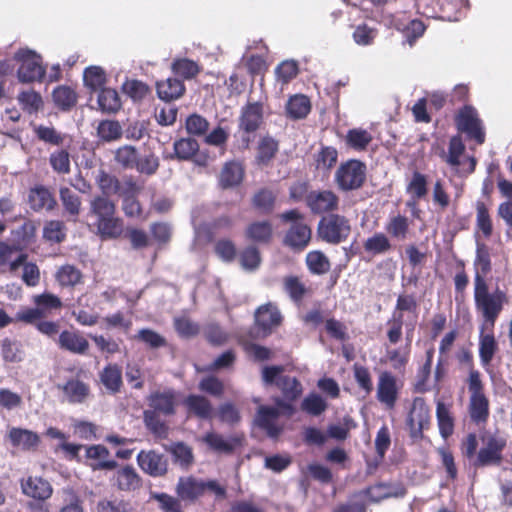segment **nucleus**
<instances>
[{
	"label": "nucleus",
	"instance_id": "nucleus-12",
	"mask_svg": "<svg viewBox=\"0 0 512 512\" xmlns=\"http://www.w3.org/2000/svg\"><path fill=\"white\" fill-rule=\"evenodd\" d=\"M21 492L32 499L45 501L53 494L50 482L39 476H28L20 480Z\"/></svg>",
	"mask_w": 512,
	"mask_h": 512
},
{
	"label": "nucleus",
	"instance_id": "nucleus-8",
	"mask_svg": "<svg viewBox=\"0 0 512 512\" xmlns=\"http://www.w3.org/2000/svg\"><path fill=\"white\" fill-rule=\"evenodd\" d=\"M468 0H426L422 14L428 18L458 21Z\"/></svg>",
	"mask_w": 512,
	"mask_h": 512
},
{
	"label": "nucleus",
	"instance_id": "nucleus-48",
	"mask_svg": "<svg viewBox=\"0 0 512 512\" xmlns=\"http://www.w3.org/2000/svg\"><path fill=\"white\" fill-rule=\"evenodd\" d=\"M350 234V226H318L319 237L331 244H338Z\"/></svg>",
	"mask_w": 512,
	"mask_h": 512
},
{
	"label": "nucleus",
	"instance_id": "nucleus-59",
	"mask_svg": "<svg viewBox=\"0 0 512 512\" xmlns=\"http://www.w3.org/2000/svg\"><path fill=\"white\" fill-rule=\"evenodd\" d=\"M81 272L72 265H64L56 273V279L61 286H75L81 281Z\"/></svg>",
	"mask_w": 512,
	"mask_h": 512
},
{
	"label": "nucleus",
	"instance_id": "nucleus-56",
	"mask_svg": "<svg viewBox=\"0 0 512 512\" xmlns=\"http://www.w3.org/2000/svg\"><path fill=\"white\" fill-rule=\"evenodd\" d=\"M49 163L58 174L70 173V154L66 149H60L52 152L49 156Z\"/></svg>",
	"mask_w": 512,
	"mask_h": 512
},
{
	"label": "nucleus",
	"instance_id": "nucleus-64",
	"mask_svg": "<svg viewBox=\"0 0 512 512\" xmlns=\"http://www.w3.org/2000/svg\"><path fill=\"white\" fill-rule=\"evenodd\" d=\"M130 504L124 500L102 499L97 503V512H131Z\"/></svg>",
	"mask_w": 512,
	"mask_h": 512
},
{
	"label": "nucleus",
	"instance_id": "nucleus-53",
	"mask_svg": "<svg viewBox=\"0 0 512 512\" xmlns=\"http://www.w3.org/2000/svg\"><path fill=\"white\" fill-rule=\"evenodd\" d=\"M338 152L332 146H324L315 156L316 169L330 171L337 163Z\"/></svg>",
	"mask_w": 512,
	"mask_h": 512
},
{
	"label": "nucleus",
	"instance_id": "nucleus-62",
	"mask_svg": "<svg viewBox=\"0 0 512 512\" xmlns=\"http://www.w3.org/2000/svg\"><path fill=\"white\" fill-rule=\"evenodd\" d=\"M299 69L296 61L285 60L281 62L275 69L278 81L283 84L289 83L298 75Z\"/></svg>",
	"mask_w": 512,
	"mask_h": 512
},
{
	"label": "nucleus",
	"instance_id": "nucleus-51",
	"mask_svg": "<svg viewBox=\"0 0 512 512\" xmlns=\"http://www.w3.org/2000/svg\"><path fill=\"white\" fill-rule=\"evenodd\" d=\"M155 411L145 410L143 413L144 423L148 430L157 438H166L168 435V426L159 417Z\"/></svg>",
	"mask_w": 512,
	"mask_h": 512
},
{
	"label": "nucleus",
	"instance_id": "nucleus-24",
	"mask_svg": "<svg viewBox=\"0 0 512 512\" xmlns=\"http://www.w3.org/2000/svg\"><path fill=\"white\" fill-rule=\"evenodd\" d=\"M58 345L61 349L74 354H85L89 348V342L79 333L64 330L58 338Z\"/></svg>",
	"mask_w": 512,
	"mask_h": 512
},
{
	"label": "nucleus",
	"instance_id": "nucleus-11",
	"mask_svg": "<svg viewBox=\"0 0 512 512\" xmlns=\"http://www.w3.org/2000/svg\"><path fill=\"white\" fill-rule=\"evenodd\" d=\"M139 467L152 477H160L167 473V458L155 450H141L137 455Z\"/></svg>",
	"mask_w": 512,
	"mask_h": 512
},
{
	"label": "nucleus",
	"instance_id": "nucleus-10",
	"mask_svg": "<svg viewBox=\"0 0 512 512\" xmlns=\"http://www.w3.org/2000/svg\"><path fill=\"white\" fill-rule=\"evenodd\" d=\"M465 149L466 147L461 136L459 134L454 135L449 140L448 152L442 151L440 156L450 167L455 168L463 165V170L467 174H471L475 171L477 160L474 156H468L461 162L460 158L464 155Z\"/></svg>",
	"mask_w": 512,
	"mask_h": 512
},
{
	"label": "nucleus",
	"instance_id": "nucleus-61",
	"mask_svg": "<svg viewBox=\"0 0 512 512\" xmlns=\"http://www.w3.org/2000/svg\"><path fill=\"white\" fill-rule=\"evenodd\" d=\"M35 133L39 140L54 146H60L64 142V135L54 127L39 125L35 128Z\"/></svg>",
	"mask_w": 512,
	"mask_h": 512
},
{
	"label": "nucleus",
	"instance_id": "nucleus-6",
	"mask_svg": "<svg viewBox=\"0 0 512 512\" xmlns=\"http://www.w3.org/2000/svg\"><path fill=\"white\" fill-rule=\"evenodd\" d=\"M366 165L357 159H351L338 167L335 173V183L342 191H352L361 188L366 180Z\"/></svg>",
	"mask_w": 512,
	"mask_h": 512
},
{
	"label": "nucleus",
	"instance_id": "nucleus-32",
	"mask_svg": "<svg viewBox=\"0 0 512 512\" xmlns=\"http://www.w3.org/2000/svg\"><path fill=\"white\" fill-rule=\"evenodd\" d=\"M184 403L189 413L194 414L200 419H209L213 414V407L210 401L204 396L189 395Z\"/></svg>",
	"mask_w": 512,
	"mask_h": 512
},
{
	"label": "nucleus",
	"instance_id": "nucleus-57",
	"mask_svg": "<svg viewBox=\"0 0 512 512\" xmlns=\"http://www.w3.org/2000/svg\"><path fill=\"white\" fill-rule=\"evenodd\" d=\"M18 101L23 110L28 113H35L43 106V100L40 93L34 90L22 91L18 95Z\"/></svg>",
	"mask_w": 512,
	"mask_h": 512
},
{
	"label": "nucleus",
	"instance_id": "nucleus-33",
	"mask_svg": "<svg viewBox=\"0 0 512 512\" xmlns=\"http://www.w3.org/2000/svg\"><path fill=\"white\" fill-rule=\"evenodd\" d=\"M97 102L100 110L108 114L117 113L122 107L118 92L112 88H102L98 94Z\"/></svg>",
	"mask_w": 512,
	"mask_h": 512
},
{
	"label": "nucleus",
	"instance_id": "nucleus-37",
	"mask_svg": "<svg viewBox=\"0 0 512 512\" xmlns=\"http://www.w3.org/2000/svg\"><path fill=\"white\" fill-rule=\"evenodd\" d=\"M311 238L309 226H291L288 230L284 243L293 249L304 248Z\"/></svg>",
	"mask_w": 512,
	"mask_h": 512
},
{
	"label": "nucleus",
	"instance_id": "nucleus-7",
	"mask_svg": "<svg viewBox=\"0 0 512 512\" xmlns=\"http://www.w3.org/2000/svg\"><path fill=\"white\" fill-rule=\"evenodd\" d=\"M283 372V366H266L262 370V380L266 385L275 384L287 400H295L302 393V385L295 377L282 375Z\"/></svg>",
	"mask_w": 512,
	"mask_h": 512
},
{
	"label": "nucleus",
	"instance_id": "nucleus-55",
	"mask_svg": "<svg viewBox=\"0 0 512 512\" xmlns=\"http://www.w3.org/2000/svg\"><path fill=\"white\" fill-rule=\"evenodd\" d=\"M406 191L414 200H419L427 195V178L424 174L415 171L407 185Z\"/></svg>",
	"mask_w": 512,
	"mask_h": 512
},
{
	"label": "nucleus",
	"instance_id": "nucleus-42",
	"mask_svg": "<svg viewBox=\"0 0 512 512\" xmlns=\"http://www.w3.org/2000/svg\"><path fill=\"white\" fill-rule=\"evenodd\" d=\"M121 89L134 102H141L151 93L150 87L137 79H127Z\"/></svg>",
	"mask_w": 512,
	"mask_h": 512
},
{
	"label": "nucleus",
	"instance_id": "nucleus-54",
	"mask_svg": "<svg viewBox=\"0 0 512 512\" xmlns=\"http://www.w3.org/2000/svg\"><path fill=\"white\" fill-rule=\"evenodd\" d=\"M97 133L103 141L111 142L120 139L123 131L118 121L103 120L97 127Z\"/></svg>",
	"mask_w": 512,
	"mask_h": 512
},
{
	"label": "nucleus",
	"instance_id": "nucleus-44",
	"mask_svg": "<svg viewBox=\"0 0 512 512\" xmlns=\"http://www.w3.org/2000/svg\"><path fill=\"white\" fill-rule=\"evenodd\" d=\"M470 417L479 423L486 421L489 415V401L484 394L470 396Z\"/></svg>",
	"mask_w": 512,
	"mask_h": 512
},
{
	"label": "nucleus",
	"instance_id": "nucleus-52",
	"mask_svg": "<svg viewBox=\"0 0 512 512\" xmlns=\"http://www.w3.org/2000/svg\"><path fill=\"white\" fill-rule=\"evenodd\" d=\"M139 158L137 149L131 145H123L115 151V161L124 169H134Z\"/></svg>",
	"mask_w": 512,
	"mask_h": 512
},
{
	"label": "nucleus",
	"instance_id": "nucleus-63",
	"mask_svg": "<svg viewBox=\"0 0 512 512\" xmlns=\"http://www.w3.org/2000/svg\"><path fill=\"white\" fill-rule=\"evenodd\" d=\"M378 31L376 28L370 27L367 24L358 25L353 32V40L361 46H368L374 42Z\"/></svg>",
	"mask_w": 512,
	"mask_h": 512
},
{
	"label": "nucleus",
	"instance_id": "nucleus-40",
	"mask_svg": "<svg viewBox=\"0 0 512 512\" xmlns=\"http://www.w3.org/2000/svg\"><path fill=\"white\" fill-rule=\"evenodd\" d=\"M172 72L183 79H193L201 71L200 65L188 58H177L171 64Z\"/></svg>",
	"mask_w": 512,
	"mask_h": 512
},
{
	"label": "nucleus",
	"instance_id": "nucleus-31",
	"mask_svg": "<svg viewBox=\"0 0 512 512\" xmlns=\"http://www.w3.org/2000/svg\"><path fill=\"white\" fill-rule=\"evenodd\" d=\"M173 150L174 153L170 156L171 159L176 158L180 161L192 160L199 151V143L194 138H181L174 142Z\"/></svg>",
	"mask_w": 512,
	"mask_h": 512
},
{
	"label": "nucleus",
	"instance_id": "nucleus-36",
	"mask_svg": "<svg viewBox=\"0 0 512 512\" xmlns=\"http://www.w3.org/2000/svg\"><path fill=\"white\" fill-rule=\"evenodd\" d=\"M70 403H82L89 395V387L84 382L71 379L60 387Z\"/></svg>",
	"mask_w": 512,
	"mask_h": 512
},
{
	"label": "nucleus",
	"instance_id": "nucleus-4",
	"mask_svg": "<svg viewBox=\"0 0 512 512\" xmlns=\"http://www.w3.org/2000/svg\"><path fill=\"white\" fill-rule=\"evenodd\" d=\"M14 60L20 65L17 78L21 83L41 82L45 76L42 57L28 48H21L14 54Z\"/></svg>",
	"mask_w": 512,
	"mask_h": 512
},
{
	"label": "nucleus",
	"instance_id": "nucleus-16",
	"mask_svg": "<svg viewBox=\"0 0 512 512\" xmlns=\"http://www.w3.org/2000/svg\"><path fill=\"white\" fill-rule=\"evenodd\" d=\"M339 197L331 190L311 191L308 207L315 214L333 212L337 210Z\"/></svg>",
	"mask_w": 512,
	"mask_h": 512
},
{
	"label": "nucleus",
	"instance_id": "nucleus-35",
	"mask_svg": "<svg viewBox=\"0 0 512 512\" xmlns=\"http://www.w3.org/2000/svg\"><path fill=\"white\" fill-rule=\"evenodd\" d=\"M52 98L59 109L69 111L76 105L78 95L71 87L61 85L53 90Z\"/></svg>",
	"mask_w": 512,
	"mask_h": 512
},
{
	"label": "nucleus",
	"instance_id": "nucleus-2",
	"mask_svg": "<svg viewBox=\"0 0 512 512\" xmlns=\"http://www.w3.org/2000/svg\"><path fill=\"white\" fill-rule=\"evenodd\" d=\"M454 124L459 134H464L468 141L482 145L486 140V130L477 109L464 104L454 114Z\"/></svg>",
	"mask_w": 512,
	"mask_h": 512
},
{
	"label": "nucleus",
	"instance_id": "nucleus-1",
	"mask_svg": "<svg viewBox=\"0 0 512 512\" xmlns=\"http://www.w3.org/2000/svg\"><path fill=\"white\" fill-rule=\"evenodd\" d=\"M474 299L477 310L493 326L503 308L505 293L499 289L490 293L485 279L477 276L474 279Z\"/></svg>",
	"mask_w": 512,
	"mask_h": 512
},
{
	"label": "nucleus",
	"instance_id": "nucleus-20",
	"mask_svg": "<svg viewBox=\"0 0 512 512\" xmlns=\"http://www.w3.org/2000/svg\"><path fill=\"white\" fill-rule=\"evenodd\" d=\"M203 442L214 452L231 454L240 445L241 439L237 436L224 437L215 432H208L203 437Z\"/></svg>",
	"mask_w": 512,
	"mask_h": 512
},
{
	"label": "nucleus",
	"instance_id": "nucleus-29",
	"mask_svg": "<svg viewBox=\"0 0 512 512\" xmlns=\"http://www.w3.org/2000/svg\"><path fill=\"white\" fill-rule=\"evenodd\" d=\"M391 24L395 29L403 33L406 41L410 45H413L414 42L420 38L426 30L424 23L418 19L410 20L407 24H404L400 21V19L394 17Z\"/></svg>",
	"mask_w": 512,
	"mask_h": 512
},
{
	"label": "nucleus",
	"instance_id": "nucleus-19",
	"mask_svg": "<svg viewBox=\"0 0 512 512\" xmlns=\"http://www.w3.org/2000/svg\"><path fill=\"white\" fill-rule=\"evenodd\" d=\"M28 203L34 211L53 210L57 205L52 192L43 185H37L29 190Z\"/></svg>",
	"mask_w": 512,
	"mask_h": 512
},
{
	"label": "nucleus",
	"instance_id": "nucleus-34",
	"mask_svg": "<svg viewBox=\"0 0 512 512\" xmlns=\"http://www.w3.org/2000/svg\"><path fill=\"white\" fill-rule=\"evenodd\" d=\"M59 195L64 212L71 220L76 221L81 211V198L68 187H61Z\"/></svg>",
	"mask_w": 512,
	"mask_h": 512
},
{
	"label": "nucleus",
	"instance_id": "nucleus-45",
	"mask_svg": "<svg viewBox=\"0 0 512 512\" xmlns=\"http://www.w3.org/2000/svg\"><path fill=\"white\" fill-rule=\"evenodd\" d=\"M372 140V135L367 130L362 128L350 129L346 135L347 145L356 151L366 150Z\"/></svg>",
	"mask_w": 512,
	"mask_h": 512
},
{
	"label": "nucleus",
	"instance_id": "nucleus-22",
	"mask_svg": "<svg viewBox=\"0 0 512 512\" xmlns=\"http://www.w3.org/2000/svg\"><path fill=\"white\" fill-rule=\"evenodd\" d=\"M113 481L121 491H135L142 485L140 476L135 468L130 465L118 469L113 476Z\"/></svg>",
	"mask_w": 512,
	"mask_h": 512
},
{
	"label": "nucleus",
	"instance_id": "nucleus-49",
	"mask_svg": "<svg viewBox=\"0 0 512 512\" xmlns=\"http://www.w3.org/2000/svg\"><path fill=\"white\" fill-rule=\"evenodd\" d=\"M309 271L315 275H324L330 269L329 259L320 251H311L306 255Z\"/></svg>",
	"mask_w": 512,
	"mask_h": 512
},
{
	"label": "nucleus",
	"instance_id": "nucleus-13",
	"mask_svg": "<svg viewBox=\"0 0 512 512\" xmlns=\"http://www.w3.org/2000/svg\"><path fill=\"white\" fill-rule=\"evenodd\" d=\"M429 409L421 397H416L410 409L407 424L412 437H420L423 429L429 424Z\"/></svg>",
	"mask_w": 512,
	"mask_h": 512
},
{
	"label": "nucleus",
	"instance_id": "nucleus-26",
	"mask_svg": "<svg viewBox=\"0 0 512 512\" xmlns=\"http://www.w3.org/2000/svg\"><path fill=\"white\" fill-rule=\"evenodd\" d=\"M286 116L292 120H300L307 117L311 111L310 99L303 94H296L289 98L285 106Z\"/></svg>",
	"mask_w": 512,
	"mask_h": 512
},
{
	"label": "nucleus",
	"instance_id": "nucleus-18",
	"mask_svg": "<svg viewBox=\"0 0 512 512\" xmlns=\"http://www.w3.org/2000/svg\"><path fill=\"white\" fill-rule=\"evenodd\" d=\"M148 405L150 411H155L165 416H170L175 413V394L172 390L157 391L148 397Z\"/></svg>",
	"mask_w": 512,
	"mask_h": 512
},
{
	"label": "nucleus",
	"instance_id": "nucleus-50",
	"mask_svg": "<svg viewBox=\"0 0 512 512\" xmlns=\"http://www.w3.org/2000/svg\"><path fill=\"white\" fill-rule=\"evenodd\" d=\"M1 354L6 362L18 363L24 359V351L21 343L9 338L2 340Z\"/></svg>",
	"mask_w": 512,
	"mask_h": 512
},
{
	"label": "nucleus",
	"instance_id": "nucleus-38",
	"mask_svg": "<svg viewBox=\"0 0 512 512\" xmlns=\"http://www.w3.org/2000/svg\"><path fill=\"white\" fill-rule=\"evenodd\" d=\"M497 350L498 344L493 334H484L482 330L479 337V357L483 367L490 365Z\"/></svg>",
	"mask_w": 512,
	"mask_h": 512
},
{
	"label": "nucleus",
	"instance_id": "nucleus-25",
	"mask_svg": "<svg viewBox=\"0 0 512 512\" xmlns=\"http://www.w3.org/2000/svg\"><path fill=\"white\" fill-rule=\"evenodd\" d=\"M177 495L184 501H195L204 492V481L193 477L180 478L176 487Z\"/></svg>",
	"mask_w": 512,
	"mask_h": 512
},
{
	"label": "nucleus",
	"instance_id": "nucleus-17",
	"mask_svg": "<svg viewBox=\"0 0 512 512\" xmlns=\"http://www.w3.org/2000/svg\"><path fill=\"white\" fill-rule=\"evenodd\" d=\"M397 395L396 378L390 372H382L377 384V399L387 408H393Z\"/></svg>",
	"mask_w": 512,
	"mask_h": 512
},
{
	"label": "nucleus",
	"instance_id": "nucleus-27",
	"mask_svg": "<svg viewBox=\"0 0 512 512\" xmlns=\"http://www.w3.org/2000/svg\"><path fill=\"white\" fill-rule=\"evenodd\" d=\"M9 439L13 446L23 450L35 449L39 444V436L27 429L11 428L9 431Z\"/></svg>",
	"mask_w": 512,
	"mask_h": 512
},
{
	"label": "nucleus",
	"instance_id": "nucleus-39",
	"mask_svg": "<svg viewBox=\"0 0 512 512\" xmlns=\"http://www.w3.org/2000/svg\"><path fill=\"white\" fill-rule=\"evenodd\" d=\"M276 195L268 188L259 189L252 197L251 203L255 210L261 214H269L273 211Z\"/></svg>",
	"mask_w": 512,
	"mask_h": 512
},
{
	"label": "nucleus",
	"instance_id": "nucleus-5",
	"mask_svg": "<svg viewBox=\"0 0 512 512\" xmlns=\"http://www.w3.org/2000/svg\"><path fill=\"white\" fill-rule=\"evenodd\" d=\"M275 404L276 407L260 406L255 419L256 424L273 439L278 438L283 430L282 426L277 424L279 415L293 413V407L286 401L275 398Z\"/></svg>",
	"mask_w": 512,
	"mask_h": 512
},
{
	"label": "nucleus",
	"instance_id": "nucleus-43",
	"mask_svg": "<svg viewBox=\"0 0 512 512\" xmlns=\"http://www.w3.org/2000/svg\"><path fill=\"white\" fill-rule=\"evenodd\" d=\"M33 302L43 318H46L53 310L60 309L62 302L60 298L51 293H43L33 297Z\"/></svg>",
	"mask_w": 512,
	"mask_h": 512
},
{
	"label": "nucleus",
	"instance_id": "nucleus-14",
	"mask_svg": "<svg viewBox=\"0 0 512 512\" xmlns=\"http://www.w3.org/2000/svg\"><path fill=\"white\" fill-rule=\"evenodd\" d=\"M89 213L97 218L98 224H120V219L115 217V203L108 197H94L90 202Z\"/></svg>",
	"mask_w": 512,
	"mask_h": 512
},
{
	"label": "nucleus",
	"instance_id": "nucleus-3",
	"mask_svg": "<svg viewBox=\"0 0 512 512\" xmlns=\"http://www.w3.org/2000/svg\"><path fill=\"white\" fill-rule=\"evenodd\" d=\"M264 123V104L260 101H248L240 110L238 130L242 133L241 143L244 149L250 147L255 133Z\"/></svg>",
	"mask_w": 512,
	"mask_h": 512
},
{
	"label": "nucleus",
	"instance_id": "nucleus-30",
	"mask_svg": "<svg viewBox=\"0 0 512 512\" xmlns=\"http://www.w3.org/2000/svg\"><path fill=\"white\" fill-rule=\"evenodd\" d=\"M100 381L112 394H116L122 387V370L117 364H109L100 372Z\"/></svg>",
	"mask_w": 512,
	"mask_h": 512
},
{
	"label": "nucleus",
	"instance_id": "nucleus-46",
	"mask_svg": "<svg viewBox=\"0 0 512 512\" xmlns=\"http://www.w3.org/2000/svg\"><path fill=\"white\" fill-rule=\"evenodd\" d=\"M83 81L92 91L101 90L106 84V73L100 66H90L84 70Z\"/></svg>",
	"mask_w": 512,
	"mask_h": 512
},
{
	"label": "nucleus",
	"instance_id": "nucleus-41",
	"mask_svg": "<svg viewBox=\"0 0 512 512\" xmlns=\"http://www.w3.org/2000/svg\"><path fill=\"white\" fill-rule=\"evenodd\" d=\"M166 450L171 453L174 462L183 469H188L194 462L192 448L182 442L174 443Z\"/></svg>",
	"mask_w": 512,
	"mask_h": 512
},
{
	"label": "nucleus",
	"instance_id": "nucleus-28",
	"mask_svg": "<svg viewBox=\"0 0 512 512\" xmlns=\"http://www.w3.org/2000/svg\"><path fill=\"white\" fill-rule=\"evenodd\" d=\"M279 150V143L273 137H262L257 146L256 162L261 166H268Z\"/></svg>",
	"mask_w": 512,
	"mask_h": 512
},
{
	"label": "nucleus",
	"instance_id": "nucleus-58",
	"mask_svg": "<svg viewBox=\"0 0 512 512\" xmlns=\"http://www.w3.org/2000/svg\"><path fill=\"white\" fill-rule=\"evenodd\" d=\"M301 408L310 415L319 416L327 409V402L319 394L312 393L303 399Z\"/></svg>",
	"mask_w": 512,
	"mask_h": 512
},
{
	"label": "nucleus",
	"instance_id": "nucleus-21",
	"mask_svg": "<svg viewBox=\"0 0 512 512\" xmlns=\"http://www.w3.org/2000/svg\"><path fill=\"white\" fill-rule=\"evenodd\" d=\"M186 87L182 80L169 77L156 82V92L159 99L171 102L184 95Z\"/></svg>",
	"mask_w": 512,
	"mask_h": 512
},
{
	"label": "nucleus",
	"instance_id": "nucleus-60",
	"mask_svg": "<svg viewBox=\"0 0 512 512\" xmlns=\"http://www.w3.org/2000/svg\"><path fill=\"white\" fill-rule=\"evenodd\" d=\"M436 416L438 420L440 434L444 438L449 437L453 432V420L450 416L448 408L445 406L444 403L438 402L436 408Z\"/></svg>",
	"mask_w": 512,
	"mask_h": 512
},
{
	"label": "nucleus",
	"instance_id": "nucleus-9",
	"mask_svg": "<svg viewBox=\"0 0 512 512\" xmlns=\"http://www.w3.org/2000/svg\"><path fill=\"white\" fill-rule=\"evenodd\" d=\"M506 446L504 438L494 435H486L482 438V447L480 448L475 466L484 467L499 465L502 461V451Z\"/></svg>",
	"mask_w": 512,
	"mask_h": 512
},
{
	"label": "nucleus",
	"instance_id": "nucleus-47",
	"mask_svg": "<svg viewBox=\"0 0 512 512\" xmlns=\"http://www.w3.org/2000/svg\"><path fill=\"white\" fill-rule=\"evenodd\" d=\"M96 182L105 197L118 195L121 191V181L104 170L99 171Z\"/></svg>",
	"mask_w": 512,
	"mask_h": 512
},
{
	"label": "nucleus",
	"instance_id": "nucleus-15",
	"mask_svg": "<svg viewBox=\"0 0 512 512\" xmlns=\"http://www.w3.org/2000/svg\"><path fill=\"white\" fill-rule=\"evenodd\" d=\"M255 323L265 335L278 327L282 322V315L278 307L273 303L261 305L255 312Z\"/></svg>",
	"mask_w": 512,
	"mask_h": 512
},
{
	"label": "nucleus",
	"instance_id": "nucleus-23",
	"mask_svg": "<svg viewBox=\"0 0 512 512\" xmlns=\"http://www.w3.org/2000/svg\"><path fill=\"white\" fill-rule=\"evenodd\" d=\"M244 177V168L236 161L226 162L219 175V185L223 189L236 187L241 184Z\"/></svg>",
	"mask_w": 512,
	"mask_h": 512
}]
</instances>
